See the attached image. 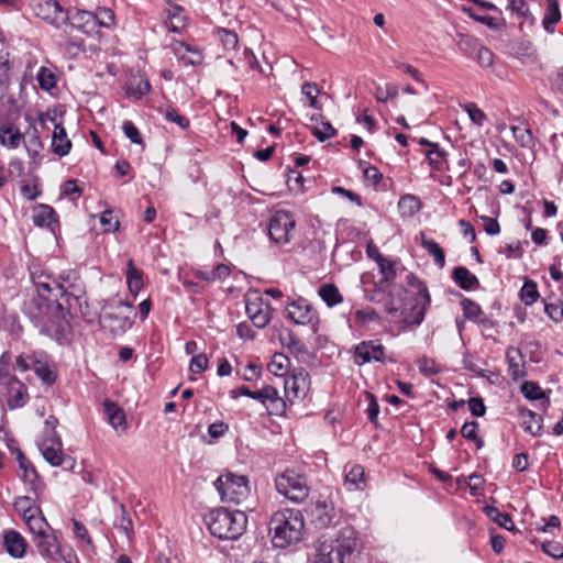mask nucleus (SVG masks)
<instances>
[{"instance_id": "26", "label": "nucleus", "mask_w": 563, "mask_h": 563, "mask_svg": "<svg viewBox=\"0 0 563 563\" xmlns=\"http://www.w3.org/2000/svg\"><path fill=\"white\" fill-rule=\"evenodd\" d=\"M519 417L521 427L527 433L533 437H539L541 434L543 420L540 415L530 409L520 408Z\"/></svg>"}, {"instance_id": "33", "label": "nucleus", "mask_w": 563, "mask_h": 563, "mask_svg": "<svg viewBox=\"0 0 563 563\" xmlns=\"http://www.w3.org/2000/svg\"><path fill=\"white\" fill-rule=\"evenodd\" d=\"M522 395L529 400H542L541 407L547 410L550 406V399L545 396L543 389L532 380H527L521 385Z\"/></svg>"}, {"instance_id": "59", "label": "nucleus", "mask_w": 563, "mask_h": 563, "mask_svg": "<svg viewBox=\"0 0 563 563\" xmlns=\"http://www.w3.org/2000/svg\"><path fill=\"white\" fill-rule=\"evenodd\" d=\"M521 300L525 305L530 306L537 301L539 297L537 284L532 280H528L523 284L520 291Z\"/></svg>"}, {"instance_id": "23", "label": "nucleus", "mask_w": 563, "mask_h": 563, "mask_svg": "<svg viewBox=\"0 0 563 563\" xmlns=\"http://www.w3.org/2000/svg\"><path fill=\"white\" fill-rule=\"evenodd\" d=\"M20 470L22 471L21 478L24 485L27 487V490L33 493L36 498H38L44 492V483L41 479L35 466L31 461L25 462V464H21Z\"/></svg>"}, {"instance_id": "55", "label": "nucleus", "mask_w": 563, "mask_h": 563, "mask_svg": "<svg viewBox=\"0 0 563 563\" xmlns=\"http://www.w3.org/2000/svg\"><path fill=\"white\" fill-rule=\"evenodd\" d=\"M34 372L46 385L54 384L57 378V374L46 363L36 361L34 365Z\"/></svg>"}, {"instance_id": "56", "label": "nucleus", "mask_w": 563, "mask_h": 563, "mask_svg": "<svg viewBox=\"0 0 563 563\" xmlns=\"http://www.w3.org/2000/svg\"><path fill=\"white\" fill-rule=\"evenodd\" d=\"M463 110L468 114L470 120L479 128L487 121V115L474 102L465 103Z\"/></svg>"}, {"instance_id": "37", "label": "nucleus", "mask_w": 563, "mask_h": 563, "mask_svg": "<svg viewBox=\"0 0 563 563\" xmlns=\"http://www.w3.org/2000/svg\"><path fill=\"white\" fill-rule=\"evenodd\" d=\"M421 245L433 257L434 264L439 268H443L445 265V254L442 247L433 240L429 239L421 233Z\"/></svg>"}, {"instance_id": "13", "label": "nucleus", "mask_w": 563, "mask_h": 563, "mask_svg": "<svg viewBox=\"0 0 563 563\" xmlns=\"http://www.w3.org/2000/svg\"><path fill=\"white\" fill-rule=\"evenodd\" d=\"M310 377L306 369L297 368L284 379V389L290 402L303 399L309 390Z\"/></svg>"}, {"instance_id": "24", "label": "nucleus", "mask_w": 563, "mask_h": 563, "mask_svg": "<svg viewBox=\"0 0 563 563\" xmlns=\"http://www.w3.org/2000/svg\"><path fill=\"white\" fill-rule=\"evenodd\" d=\"M169 9L165 11L166 27L174 33H180L187 25V16L183 7L168 1Z\"/></svg>"}, {"instance_id": "20", "label": "nucleus", "mask_w": 563, "mask_h": 563, "mask_svg": "<svg viewBox=\"0 0 563 563\" xmlns=\"http://www.w3.org/2000/svg\"><path fill=\"white\" fill-rule=\"evenodd\" d=\"M316 528H328L334 519V507L325 499H318L311 503L306 509Z\"/></svg>"}, {"instance_id": "50", "label": "nucleus", "mask_w": 563, "mask_h": 563, "mask_svg": "<svg viewBox=\"0 0 563 563\" xmlns=\"http://www.w3.org/2000/svg\"><path fill=\"white\" fill-rule=\"evenodd\" d=\"M486 515L492 518L500 527L511 531L515 529V523L508 514L500 512L497 508L487 506L485 508Z\"/></svg>"}, {"instance_id": "10", "label": "nucleus", "mask_w": 563, "mask_h": 563, "mask_svg": "<svg viewBox=\"0 0 563 563\" xmlns=\"http://www.w3.org/2000/svg\"><path fill=\"white\" fill-rule=\"evenodd\" d=\"M33 284L38 292L37 298H32L24 302L23 310L36 324H38L47 310L45 294H49L53 290V285L58 286L56 282L53 283L42 280L41 277L33 278Z\"/></svg>"}, {"instance_id": "19", "label": "nucleus", "mask_w": 563, "mask_h": 563, "mask_svg": "<svg viewBox=\"0 0 563 563\" xmlns=\"http://www.w3.org/2000/svg\"><path fill=\"white\" fill-rule=\"evenodd\" d=\"M1 545L12 559H23L29 548L26 539L14 529L3 530Z\"/></svg>"}, {"instance_id": "38", "label": "nucleus", "mask_w": 563, "mask_h": 563, "mask_svg": "<svg viewBox=\"0 0 563 563\" xmlns=\"http://www.w3.org/2000/svg\"><path fill=\"white\" fill-rule=\"evenodd\" d=\"M24 141V135L12 125L0 128V143L9 148H16Z\"/></svg>"}, {"instance_id": "9", "label": "nucleus", "mask_w": 563, "mask_h": 563, "mask_svg": "<svg viewBox=\"0 0 563 563\" xmlns=\"http://www.w3.org/2000/svg\"><path fill=\"white\" fill-rule=\"evenodd\" d=\"M296 227L292 214L286 210L276 211L268 222V234L272 241L277 244L290 242L291 233Z\"/></svg>"}, {"instance_id": "43", "label": "nucleus", "mask_w": 563, "mask_h": 563, "mask_svg": "<svg viewBox=\"0 0 563 563\" xmlns=\"http://www.w3.org/2000/svg\"><path fill=\"white\" fill-rule=\"evenodd\" d=\"M511 132L515 140L521 147L532 150L536 145L534 136L531 130L526 125H512Z\"/></svg>"}, {"instance_id": "49", "label": "nucleus", "mask_w": 563, "mask_h": 563, "mask_svg": "<svg viewBox=\"0 0 563 563\" xmlns=\"http://www.w3.org/2000/svg\"><path fill=\"white\" fill-rule=\"evenodd\" d=\"M158 112L166 121L177 124L183 130H187L190 125L189 120L180 115L178 111L173 107L168 106L165 108H159Z\"/></svg>"}, {"instance_id": "3", "label": "nucleus", "mask_w": 563, "mask_h": 563, "mask_svg": "<svg viewBox=\"0 0 563 563\" xmlns=\"http://www.w3.org/2000/svg\"><path fill=\"white\" fill-rule=\"evenodd\" d=\"M247 517L245 512L230 511L225 508H218L207 517V526L210 533L221 540H235L246 529Z\"/></svg>"}, {"instance_id": "48", "label": "nucleus", "mask_w": 563, "mask_h": 563, "mask_svg": "<svg viewBox=\"0 0 563 563\" xmlns=\"http://www.w3.org/2000/svg\"><path fill=\"white\" fill-rule=\"evenodd\" d=\"M26 135L27 139L24 141L25 148L32 157H36L43 148V144L41 142L37 129L33 125L30 126L29 131L26 132Z\"/></svg>"}, {"instance_id": "16", "label": "nucleus", "mask_w": 563, "mask_h": 563, "mask_svg": "<svg viewBox=\"0 0 563 563\" xmlns=\"http://www.w3.org/2000/svg\"><path fill=\"white\" fill-rule=\"evenodd\" d=\"M56 288L60 290V295L65 298L69 309H78L82 316H86L84 308H88V302L85 286L80 280L67 285L62 284Z\"/></svg>"}, {"instance_id": "7", "label": "nucleus", "mask_w": 563, "mask_h": 563, "mask_svg": "<svg viewBox=\"0 0 563 563\" xmlns=\"http://www.w3.org/2000/svg\"><path fill=\"white\" fill-rule=\"evenodd\" d=\"M407 284L416 290V303L412 305L413 317H405L407 327L419 325L424 320L426 310L430 306L431 299L428 287L413 274L407 275Z\"/></svg>"}, {"instance_id": "35", "label": "nucleus", "mask_w": 563, "mask_h": 563, "mask_svg": "<svg viewBox=\"0 0 563 563\" xmlns=\"http://www.w3.org/2000/svg\"><path fill=\"white\" fill-rule=\"evenodd\" d=\"M561 20L560 7L556 0H547V10L542 20V26L548 33L554 32V25Z\"/></svg>"}, {"instance_id": "62", "label": "nucleus", "mask_w": 563, "mask_h": 563, "mask_svg": "<svg viewBox=\"0 0 563 563\" xmlns=\"http://www.w3.org/2000/svg\"><path fill=\"white\" fill-rule=\"evenodd\" d=\"M122 130L124 135L133 143L137 145H143V139L139 129L132 121L125 120L122 124Z\"/></svg>"}, {"instance_id": "64", "label": "nucleus", "mask_w": 563, "mask_h": 563, "mask_svg": "<svg viewBox=\"0 0 563 563\" xmlns=\"http://www.w3.org/2000/svg\"><path fill=\"white\" fill-rule=\"evenodd\" d=\"M542 550L554 559L563 558V545L556 541H547L542 543Z\"/></svg>"}, {"instance_id": "52", "label": "nucleus", "mask_w": 563, "mask_h": 563, "mask_svg": "<svg viewBox=\"0 0 563 563\" xmlns=\"http://www.w3.org/2000/svg\"><path fill=\"white\" fill-rule=\"evenodd\" d=\"M93 20L96 21V34L100 27H111L114 24V13L108 8H99L93 12Z\"/></svg>"}, {"instance_id": "41", "label": "nucleus", "mask_w": 563, "mask_h": 563, "mask_svg": "<svg viewBox=\"0 0 563 563\" xmlns=\"http://www.w3.org/2000/svg\"><path fill=\"white\" fill-rule=\"evenodd\" d=\"M38 498H32L30 496H20L14 500L15 509L22 515L23 520H25L30 515H34L36 512L41 514V508L35 506Z\"/></svg>"}, {"instance_id": "53", "label": "nucleus", "mask_w": 563, "mask_h": 563, "mask_svg": "<svg viewBox=\"0 0 563 563\" xmlns=\"http://www.w3.org/2000/svg\"><path fill=\"white\" fill-rule=\"evenodd\" d=\"M461 308L466 319L477 321L483 316V310L478 303L468 298L461 300Z\"/></svg>"}, {"instance_id": "40", "label": "nucleus", "mask_w": 563, "mask_h": 563, "mask_svg": "<svg viewBox=\"0 0 563 563\" xmlns=\"http://www.w3.org/2000/svg\"><path fill=\"white\" fill-rule=\"evenodd\" d=\"M365 472L361 465H352L345 474V486L351 490L363 489L365 486L364 481Z\"/></svg>"}, {"instance_id": "47", "label": "nucleus", "mask_w": 563, "mask_h": 563, "mask_svg": "<svg viewBox=\"0 0 563 563\" xmlns=\"http://www.w3.org/2000/svg\"><path fill=\"white\" fill-rule=\"evenodd\" d=\"M24 521L29 528L30 533L32 534V538L37 533H42L52 528L42 512L30 515V517H27Z\"/></svg>"}, {"instance_id": "29", "label": "nucleus", "mask_w": 563, "mask_h": 563, "mask_svg": "<svg viewBox=\"0 0 563 563\" xmlns=\"http://www.w3.org/2000/svg\"><path fill=\"white\" fill-rule=\"evenodd\" d=\"M452 279L463 290H472L479 287L478 278L463 266L453 269Z\"/></svg>"}, {"instance_id": "31", "label": "nucleus", "mask_w": 563, "mask_h": 563, "mask_svg": "<svg viewBox=\"0 0 563 563\" xmlns=\"http://www.w3.org/2000/svg\"><path fill=\"white\" fill-rule=\"evenodd\" d=\"M280 343L284 347H286L291 354L299 356H306L308 354V349L306 344L297 338L291 331H286L279 335Z\"/></svg>"}, {"instance_id": "12", "label": "nucleus", "mask_w": 563, "mask_h": 563, "mask_svg": "<svg viewBox=\"0 0 563 563\" xmlns=\"http://www.w3.org/2000/svg\"><path fill=\"white\" fill-rule=\"evenodd\" d=\"M287 317L296 324L311 325L318 324V313L305 298L299 297L286 305Z\"/></svg>"}, {"instance_id": "6", "label": "nucleus", "mask_w": 563, "mask_h": 563, "mask_svg": "<svg viewBox=\"0 0 563 563\" xmlns=\"http://www.w3.org/2000/svg\"><path fill=\"white\" fill-rule=\"evenodd\" d=\"M0 397L7 401L10 409L23 407L29 399L25 385L14 375L2 369H0Z\"/></svg>"}, {"instance_id": "22", "label": "nucleus", "mask_w": 563, "mask_h": 563, "mask_svg": "<svg viewBox=\"0 0 563 563\" xmlns=\"http://www.w3.org/2000/svg\"><path fill=\"white\" fill-rule=\"evenodd\" d=\"M66 11V24L71 29L78 30L86 35L96 34V21L93 20V12L73 9Z\"/></svg>"}, {"instance_id": "58", "label": "nucleus", "mask_w": 563, "mask_h": 563, "mask_svg": "<svg viewBox=\"0 0 563 563\" xmlns=\"http://www.w3.org/2000/svg\"><path fill=\"white\" fill-rule=\"evenodd\" d=\"M217 35L219 41L222 43L223 47L228 51L236 48L239 44L238 34L234 31L227 29H219L217 31Z\"/></svg>"}, {"instance_id": "30", "label": "nucleus", "mask_w": 563, "mask_h": 563, "mask_svg": "<svg viewBox=\"0 0 563 563\" xmlns=\"http://www.w3.org/2000/svg\"><path fill=\"white\" fill-rule=\"evenodd\" d=\"M376 263L383 276L379 282V287L385 289V285L391 284L396 278L395 262L384 257L379 252H376Z\"/></svg>"}, {"instance_id": "21", "label": "nucleus", "mask_w": 563, "mask_h": 563, "mask_svg": "<svg viewBox=\"0 0 563 563\" xmlns=\"http://www.w3.org/2000/svg\"><path fill=\"white\" fill-rule=\"evenodd\" d=\"M44 460L52 466H62L65 461L63 444L56 431L47 435L40 445Z\"/></svg>"}, {"instance_id": "60", "label": "nucleus", "mask_w": 563, "mask_h": 563, "mask_svg": "<svg viewBox=\"0 0 563 563\" xmlns=\"http://www.w3.org/2000/svg\"><path fill=\"white\" fill-rule=\"evenodd\" d=\"M312 135L320 142H324L338 134V131L332 126V124L327 122H321V126H314L311 130Z\"/></svg>"}, {"instance_id": "25", "label": "nucleus", "mask_w": 563, "mask_h": 563, "mask_svg": "<svg viewBox=\"0 0 563 563\" xmlns=\"http://www.w3.org/2000/svg\"><path fill=\"white\" fill-rule=\"evenodd\" d=\"M100 323L103 328L110 329L113 334L123 333L132 325L128 316L107 311L100 316Z\"/></svg>"}, {"instance_id": "15", "label": "nucleus", "mask_w": 563, "mask_h": 563, "mask_svg": "<svg viewBox=\"0 0 563 563\" xmlns=\"http://www.w3.org/2000/svg\"><path fill=\"white\" fill-rule=\"evenodd\" d=\"M407 294V290L399 287H394L388 295L384 303V310L388 313L393 319L402 318V323L406 325L405 317H413L412 307L408 312L407 306L405 303L404 296Z\"/></svg>"}, {"instance_id": "1", "label": "nucleus", "mask_w": 563, "mask_h": 563, "mask_svg": "<svg viewBox=\"0 0 563 563\" xmlns=\"http://www.w3.org/2000/svg\"><path fill=\"white\" fill-rule=\"evenodd\" d=\"M305 530V519L298 509H282L271 518L269 531L272 542L276 548H287L301 541Z\"/></svg>"}, {"instance_id": "36", "label": "nucleus", "mask_w": 563, "mask_h": 563, "mask_svg": "<svg viewBox=\"0 0 563 563\" xmlns=\"http://www.w3.org/2000/svg\"><path fill=\"white\" fill-rule=\"evenodd\" d=\"M125 277L130 292L136 296L143 287V278L142 272L135 267L133 260L126 263Z\"/></svg>"}, {"instance_id": "5", "label": "nucleus", "mask_w": 563, "mask_h": 563, "mask_svg": "<svg viewBox=\"0 0 563 563\" xmlns=\"http://www.w3.org/2000/svg\"><path fill=\"white\" fill-rule=\"evenodd\" d=\"M275 486L280 495L294 503H302L310 492L307 477L295 470H286L277 476Z\"/></svg>"}, {"instance_id": "45", "label": "nucleus", "mask_w": 563, "mask_h": 563, "mask_svg": "<svg viewBox=\"0 0 563 563\" xmlns=\"http://www.w3.org/2000/svg\"><path fill=\"white\" fill-rule=\"evenodd\" d=\"M465 43L468 45V46H472L473 48H476L477 51V54H476V59L478 62V64L483 67H489L493 65L494 63V54L493 52L483 46V45H479L477 43V41L475 38H472V37H465Z\"/></svg>"}, {"instance_id": "2", "label": "nucleus", "mask_w": 563, "mask_h": 563, "mask_svg": "<svg viewBox=\"0 0 563 563\" xmlns=\"http://www.w3.org/2000/svg\"><path fill=\"white\" fill-rule=\"evenodd\" d=\"M356 545V532L351 527L341 529L334 539L322 536L316 545V563H344V559L353 553Z\"/></svg>"}, {"instance_id": "42", "label": "nucleus", "mask_w": 563, "mask_h": 563, "mask_svg": "<svg viewBox=\"0 0 563 563\" xmlns=\"http://www.w3.org/2000/svg\"><path fill=\"white\" fill-rule=\"evenodd\" d=\"M318 294L329 308H332L343 301L338 287L333 284H323L319 287Z\"/></svg>"}, {"instance_id": "4", "label": "nucleus", "mask_w": 563, "mask_h": 563, "mask_svg": "<svg viewBox=\"0 0 563 563\" xmlns=\"http://www.w3.org/2000/svg\"><path fill=\"white\" fill-rule=\"evenodd\" d=\"M214 487L223 503L240 505L250 496L249 478L227 472L214 482Z\"/></svg>"}, {"instance_id": "39", "label": "nucleus", "mask_w": 563, "mask_h": 563, "mask_svg": "<svg viewBox=\"0 0 563 563\" xmlns=\"http://www.w3.org/2000/svg\"><path fill=\"white\" fill-rule=\"evenodd\" d=\"M56 221L55 210L47 205H38L33 214V222L36 227H49Z\"/></svg>"}, {"instance_id": "17", "label": "nucleus", "mask_w": 563, "mask_h": 563, "mask_svg": "<svg viewBox=\"0 0 563 563\" xmlns=\"http://www.w3.org/2000/svg\"><path fill=\"white\" fill-rule=\"evenodd\" d=\"M354 357L361 364L371 362L385 363V346L378 340L362 341L354 347Z\"/></svg>"}, {"instance_id": "51", "label": "nucleus", "mask_w": 563, "mask_h": 563, "mask_svg": "<svg viewBox=\"0 0 563 563\" xmlns=\"http://www.w3.org/2000/svg\"><path fill=\"white\" fill-rule=\"evenodd\" d=\"M290 361L283 353H276L268 364V371L276 376H284L289 367Z\"/></svg>"}, {"instance_id": "57", "label": "nucleus", "mask_w": 563, "mask_h": 563, "mask_svg": "<svg viewBox=\"0 0 563 563\" xmlns=\"http://www.w3.org/2000/svg\"><path fill=\"white\" fill-rule=\"evenodd\" d=\"M301 93L309 100V106L316 110H321V104L319 103L317 97L320 93V90L314 82H305L301 86Z\"/></svg>"}, {"instance_id": "28", "label": "nucleus", "mask_w": 563, "mask_h": 563, "mask_svg": "<svg viewBox=\"0 0 563 563\" xmlns=\"http://www.w3.org/2000/svg\"><path fill=\"white\" fill-rule=\"evenodd\" d=\"M71 148V142L67 137L66 130L60 123H55L52 135V151L59 157L66 156Z\"/></svg>"}, {"instance_id": "46", "label": "nucleus", "mask_w": 563, "mask_h": 563, "mask_svg": "<svg viewBox=\"0 0 563 563\" xmlns=\"http://www.w3.org/2000/svg\"><path fill=\"white\" fill-rule=\"evenodd\" d=\"M446 156L448 153L441 148L438 143L432 145V148L426 152V157L428 158L430 166L438 172H441L444 164H446Z\"/></svg>"}, {"instance_id": "8", "label": "nucleus", "mask_w": 563, "mask_h": 563, "mask_svg": "<svg viewBox=\"0 0 563 563\" xmlns=\"http://www.w3.org/2000/svg\"><path fill=\"white\" fill-rule=\"evenodd\" d=\"M35 16L56 29L66 24V11L56 0H30L29 3Z\"/></svg>"}, {"instance_id": "18", "label": "nucleus", "mask_w": 563, "mask_h": 563, "mask_svg": "<svg viewBox=\"0 0 563 563\" xmlns=\"http://www.w3.org/2000/svg\"><path fill=\"white\" fill-rule=\"evenodd\" d=\"M245 310L253 324L258 329L265 328L271 321V306L260 296L249 297Z\"/></svg>"}, {"instance_id": "54", "label": "nucleus", "mask_w": 563, "mask_h": 563, "mask_svg": "<svg viewBox=\"0 0 563 563\" xmlns=\"http://www.w3.org/2000/svg\"><path fill=\"white\" fill-rule=\"evenodd\" d=\"M36 80L41 89L49 91L56 86V76L47 67H41L36 75Z\"/></svg>"}, {"instance_id": "63", "label": "nucleus", "mask_w": 563, "mask_h": 563, "mask_svg": "<svg viewBox=\"0 0 563 563\" xmlns=\"http://www.w3.org/2000/svg\"><path fill=\"white\" fill-rule=\"evenodd\" d=\"M208 367V357L206 354L200 353L194 355L190 360L189 371L195 374H200L205 372Z\"/></svg>"}, {"instance_id": "27", "label": "nucleus", "mask_w": 563, "mask_h": 563, "mask_svg": "<svg viewBox=\"0 0 563 563\" xmlns=\"http://www.w3.org/2000/svg\"><path fill=\"white\" fill-rule=\"evenodd\" d=\"M506 358L508 362V374L512 379L517 380L526 376L522 354L519 349L509 346L506 352Z\"/></svg>"}, {"instance_id": "34", "label": "nucleus", "mask_w": 563, "mask_h": 563, "mask_svg": "<svg viewBox=\"0 0 563 563\" xmlns=\"http://www.w3.org/2000/svg\"><path fill=\"white\" fill-rule=\"evenodd\" d=\"M108 422L114 428H125L126 418L124 411L113 401L107 399L103 402Z\"/></svg>"}, {"instance_id": "11", "label": "nucleus", "mask_w": 563, "mask_h": 563, "mask_svg": "<svg viewBox=\"0 0 563 563\" xmlns=\"http://www.w3.org/2000/svg\"><path fill=\"white\" fill-rule=\"evenodd\" d=\"M238 391L243 396L260 401L271 413L278 415L283 412L286 407V404L284 399L279 397L277 389L271 385H266L255 391L251 390L246 386H241Z\"/></svg>"}, {"instance_id": "44", "label": "nucleus", "mask_w": 563, "mask_h": 563, "mask_svg": "<svg viewBox=\"0 0 563 563\" xmlns=\"http://www.w3.org/2000/svg\"><path fill=\"white\" fill-rule=\"evenodd\" d=\"M398 208L402 217L410 218L420 210L421 202L413 195H405L399 199Z\"/></svg>"}, {"instance_id": "61", "label": "nucleus", "mask_w": 563, "mask_h": 563, "mask_svg": "<svg viewBox=\"0 0 563 563\" xmlns=\"http://www.w3.org/2000/svg\"><path fill=\"white\" fill-rule=\"evenodd\" d=\"M170 47H172V51L175 54V56H177L180 59H184L185 63H188V64H195V60H192V59L186 60L187 53H192V54H196L199 56V53L197 49L192 48L190 45H188L187 43H184V42L177 41V42L173 43L170 45Z\"/></svg>"}, {"instance_id": "14", "label": "nucleus", "mask_w": 563, "mask_h": 563, "mask_svg": "<svg viewBox=\"0 0 563 563\" xmlns=\"http://www.w3.org/2000/svg\"><path fill=\"white\" fill-rule=\"evenodd\" d=\"M32 541L38 554L47 561H57L58 555L62 554V544L53 528L37 533L32 538Z\"/></svg>"}, {"instance_id": "32", "label": "nucleus", "mask_w": 563, "mask_h": 563, "mask_svg": "<svg viewBox=\"0 0 563 563\" xmlns=\"http://www.w3.org/2000/svg\"><path fill=\"white\" fill-rule=\"evenodd\" d=\"M41 333L47 334L58 342H63L70 335L71 328L65 318H59L55 328L48 324H42Z\"/></svg>"}]
</instances>
